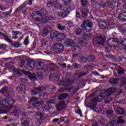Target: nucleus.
Returning <instances> with one entry per match:
<instances>
[{"label":"nucleus","mask_w":126,"mask_h":126,"mask_svg":"<svg viewBox=\"0 0 126 126\" xmlns=\"http://www.w3.org/2000/svg\"><path fill=\"white\" fill-rule=\"evenodd\" d=\"M119 0H112V2L104 3L103 1L99 2L98 5L96 7V11L98 13H102L105 9L107 11H112L113 10V6H118V1ZM124 3L123 8L126 10V0H119Z\"/></svg>","instance_id":"f257e3e1"},{"label":"nucleus","mask_w":126,"mask_h":126,"mask_svg":"<svg viewBox=\"0 0 126 126\" xmlns=\"http://www.w3.org/2000/svg\"><path fill=\"white\" fill-rule=\"evenodd\" d=\"M15 103V100L12 97H9L7 96L6 99L0 100V106L1 108H3L4 109H0V115L2 114H7L9 111L12 110L13 108V104Z\"/></svg>","instance_id":"f03ea898"},{"label":"nucleus","mask_w":126,"mask_h":126,"mask_svg":"<svg viewBox=\"0 0 126 126\" xmlns=\"http://www.w3.org/2000/svg\"><path fill=\"white\" fill-rule=\"evenodd\" d=\"M47 96V93H41L39 95V97L36 96H32L29 100V104H32L33 109H38L40 106L43 105L44 101L39 100H43Z\"/></svg>","instance_id":"7ed1b4c3"},{"label":"nucleus","mask_w":126,"mask_h":126,"mask_svg":"<svg viewBox=\"0 0 126 126\" xmlns=\"http://www.w3.org/2000/svg\"><path fill=\"white\" fill-rule=\"evenodd\" d=\"M47 10L45 9H42L41 11H34L31 15V17L32 19L36 21V22H39L43 20V15L46 14Z\"/></svg>","instance_id":"20e7f679"},{"label":"nucleus","mask_w":126,"mask_h":126,"mask_svg":"<svg viewBox=\"0 0 126 126\" xmlns=\"http://www.w3.org/2000/svg\"><path fill=\"white\" fill-rule=\"evenodd\" d=\"M119 43V40L116 38L110 37L107 40V46L105 47L104 53H110L112 48L116 47L115 45Z\"/></svg>","instance_id":"39448f33"},{"label":"nucleus","mask_w":126,"mask_h":126,"mask_svg":"<svg viewBox=\"0 0 126 126\" xmlns=\"http://www.w3.org/2000/svg\"><path fill=\"white\" fill-rule=\"evenodd\" d=\"M81 27L85 33L91 32L92 31V27H93V23L90 21L85 20L83 24L81 25Z\"/></svg>","instance_id":"423d86ee"},{"label":"nucleus","mask_w":126,"mask_h":126,"mask_svg":"<svg viewBox=\"0 0 126 126\" xmlns=\"http://www.w3.org/2000/svg\"><path fill=\"white\" fill-rule=\"evenodd\" d=\"M105 42H106V37L103 35L97 36L93 40V45L94 47L103 46Z\"/></svg>","instance_id":"0eeeda50"},{"label":"nucleus","mask_w":126,"mask_h":126,"mask_svg":"<svg viewBox=\"0 0 126 126\" xmlns=\"http://www.w3.org/2000/svg\"><path fill=\"white\" fill-rule=\"evenodd\" d=\"M64 50V46L61 43L55 44L53 47V51L56 54H61Z\"/></svg>","instance_id":"6e6552de"},{"label":"nucleus","mask_w":126,"mask_h":126,"mask_svg":"<svg viewBox=\"0 0 126 126\" xmlns=\"http://www.w3.org/2000/svg\"><path fill=\"white\" fill-rule=\"evenodd\" d=\"M45 90V88L43 87V86H40L38 87H34L31 91V93L33 96H37V95H39L40 93L43 92Z\"/></svg>","instance_id":"1a4fd4ad"},{"label":"nucleus","mask_w":126,"mask_h":126,"mask_svg":"<svg viewBox=\"0 0 126 126\" xmlns=\"http://www.w3.org/2000/svg\"><path fill=\"white\" fill-rule=\"evenodd\" d=\"M67 107V105L65 104V101L63 100L57 104L56 109L57 111L61 112L62 111H63V110H65Z\"/></svg>","instance_id":"9d476101"},{"label":"nucleus","mask_w":126,"mask_h":126,"mask_svg":"<svg viewBox=\"0 0 126 126\" xmlns=\"http://www.w3.org/2000/svg\"><path fill=\"white\" fill-rule=\"evenodd\" d=\"M68 14H69V11L68 10H65L62 12H59L57 15L60 19H63L64 17H67Z\"/></svg>","instance_id":"9b49d317"},{"label":"nucleus","mask_w":126,"mask_h":126,"mask_svg":"<svg viewBox=\"0 0 126 126\" xmlns=\"http://www.w3.org/2000/svg\"><path fill=\"white\" fill-rule=\"evenodd\" d=\"M27 1H25L23 4H21L20 6H19L18 8H17L14 12L13 13L14 15H16V14H17L18 12H19V11H20V10H22V9H23V8H24V7H25L26 5H27Z\"/></svg>","instance_id":"f8f14e48"},{"label":"nucleus","mask_w":126,"mask_h":126,"mask_svg":"<svg viewBox=\"0 0 126 126\" xmlns=\"http://www.w3.org/2000/svg\"><path fill=\"white\" fill-rule=\"evenodd\" d=\"M56 68H57V65L54 63H50L44 71H53V70H56Z\"/></svg>","instance_id":"ddd939ff"},{"label":"nucleus","mask_w":126,"mask_h":126,"mask_svg":"<svg viewBox=\"0 0 126 126\" xmlns=\"http://www.w3.org/2000/svg\"><path fill=\"white\" fill-rule=\"evenodd\" d=\"M65 38H66V35L64 34V33L59 32L56 40L58 41V42H63L64 40H65Z\"/></svg>","instance_id":"4468645a"},{"label":"nucleus","mask_w":126,"mask_h":126,"mask_svg":"<svg viewBox=\"0 0 126 126\" xmlns=\"http://www.w3.org/2000/svg\"><path fill=\"white\" fill-rule=\"evenodd\" d=\"M81 13L82 14V18H85L88 16V14H89V10L86 8H82L81 10Z\"/></svg>","instance_id":"2eb2a0df"},{"label":"nucleus","mask_w":126,"mask_h":126,"mask_svg":"<svg viewBox=\"0 0 126 126\" xmlns=\"http://www.w3.org/2000/svg\"><path fill=\"white\" fill-rule=\"evenodd\" d=\"M98 25L99 27L101 29H104V30L108 29V26L110 25V24H107V23L103 21H101L100 22H99L98 23Z\"/></svg>","instance_id":"dca6fc26"},{"label":"nucleus","mask_w":126,"mask_h":126,"mask_svg":"<svg viewBox=\"0 0 126 126\" xmlns=\"http://www.w3.org/2000/svg\"><path fill=\"white\" fill-rule=\"evenodd\" d=\"M115 113L119 116H122V115H125L126 114V110L124 108L118 107L117 109L115 110Z\"/></svg>","instance_id":"f3484780"},{"label":"nucleus","mask_w":126,"mask_h":126,"mask_svg":"<svg viewBox=\"0 0 126 126\" xmlns=\"http://www.w3.org/2000/svg\"><path fill=\"white\" fill-rule=\"evenodd\" d=\"M17 90L20 93H22L23 92L24 94H25V90H26V88H25V85L24 84H21L19 87L17 88Z\"/></svg>","instance_id":"a211bd4d"},{"label":"nucleus","mask_w":126,"mask_h":126,"mask_svg":"<svg viewBox=\"0 0 126 126\" xmlns=\"http://www.w3.org/2000/svg\"><path fill=\"white\" fill-rule=\"evenodd\" d=\"M116 91H117V88L115 87H111L109 89H108L107 90H106V92L108 94L107 96H111V95H112V94H113V93H115Z\"/></svg>","instance_id":"6ab92c4d"},{"label":"nucleus","mask_w":126,"mask_h":126,"mask_svg":"<svg viewBox=\"0 0 126 126\" xmlns=\"http://www.w3.org/2000/svg\"><path fill=\"white\" fill-rule=\"evenodd\" d=\"M60 32L57 31H52L50 32V38L51 39L55 38L57 39Z\"/></svg>","instance_id":"aec40b11"},{"label":"nucleus","mask_w":126,"mask_h":126,"mask_svg":"<svg viewBox=\"0 0 126 126\" xmlns=\"http://www.w3.org/2000/svg\"><path fill=\"white\" fill-rule=\"evenodd\" d=\"M81 5L82 7L86 8L89 6V1L87 0H80Z\"/></svg>","instance_id":"412c9836"},{"label":"nucleus","mask_w":126,"mask_h":126,"mask_svg":"<svg viewBox=\"0 0 126 126\" xmlns=\"http://www.w3.org/2000/svg\"><path fill=\"white\" fill-rule=\"evenodd\" d=\"M0 37L1 39H4L5 41H6L8 43H12V41L10 40L8 38V36L5 34L3 33L2 32H0Z\"/></svg>","instance_id":"4be33fe9"},{"label":"nucleus","mask_w":126,"mask_h":126,"mask_svg":"<svg viewBox=\"0 0 126 126\" xmlns=\"http://www.w3.org/2000/svg\"><path fill=\"white\" fill-rule=\"evenodd\" d=\"M35 62L33 60L28 61L27 63V66L28 67H30V68H31L32 69H33L35 66Z\"/></svg>","instance_id":"5701e85b"},{"label":"nucleus","mask_w":126,"mask_h":126,"mask_svg":"<svg viewBox=\"0 0 126 126\" xmlns=\"http://www.w3.org/2000/svg\"><path fill=\"white\" fill-rule=\"evenodd\" d=\"M119 19L122 21H126V11L122 12L119 14Z\"/></svg>","instance_id":"b1692460"},{"label":"nucleus","mask_w":126,"mask_h":126,"mask_svg":"<svg viewBox=\"0 0 126 126\" xmlns=\"http://www.w3.org/2000/svg\"><path fill=\"white\" fill-rule=\"evenodd\" d=\"M7 91H8V87H4L1 89L0 93H6L5 94V97H9V96H10V94L9 93H7Z\"/></svg>","instance_id":"393cba45"},{"label":"nucleus","mask_w":126,"mask_h":126,"mask_svg":"<svg viewBox=\"0 0 126 126\" xmlns=\"http://www.w3.org/2000/svg\"><path fill=\"white\" fill-rule=\"evenodd\" d=\"M53 110V105L51 104H48L45 105L43 108L44 112H51Z\"/></svg>","instance_id":"a878e982"},{"label":"nucleus","mask_w":126,"mask_h":126,"mask_svg":"<svg viewBox=\"0 0 126 126\" xmlns=\"http://www.w3.org/2000/svg\"><path fill=\"white\" fill-rule=\"evenodd\" d=\"M73 43V41L72 40L67 39L64 41V44L66 47H72L73 45V44H72Z\"/></svg>","instance_id":"bb28decb"},{"label":"nucleus","mask_w":126,"mask_h":126,"mask_svg":"<svg viewBox=\"0 0 126 126\" xmlns=\"http://www.w3.org/2000/svg\"><path fill=\"white\" fill-rule=\"evenodd\" d=\"M42 20L45 23L51 20V18L50 17V16H48V11H47L46 14L42 15Z\"/></svg>","instance_id":"cd10ccee"},{"label":"nucleus","mask_w":126,"mask_h":126,"mask_svg":"<svg viewBox=\"0 0 126 126\" xmlns=\"http://www.w3.org/2000/svg\"><path fill=\"white\" fill-rule=\"evenodd\" d=\"M68 97V94L62 93L58 96L59 100H63Z\"/></svg>","instance_id":"c85d7f7f"},{"label":"nucleus","mask_w":126,"mask_h":126,"mask_svg":"<svg viewBox=\"0 0 126 126\" xmlns=\"http://www.w3.org/2000/svg\"><path fill=\"white\" fill-rule=\"evenodd\" d=\"M78 42L81 47H85L87 45V42H86V40H84L82 38H79Z\"/></svg>","instance_id":"c756f323"},{"label":"nucleus","mask_w":126,"mask_h":126,"mask_svg":"<svg viewBox=\"0 0 126 126\" xmlns=\"http://www.w3.org/2000/svg\"><path fill=\"white\" fill-rule=\"evenodd\" d=\"M29 78L32 81H37L38 80V78H37V75L36 74H31L29 75Z\"/></svg>","instance_id":"7c9ffc66"},{"label":"nucleus","mask_w":126,"mask_h":126,"mask_svg":"<svg viewBox=\"0 0 126 126\" xmlns=\"http://www.w3.org/2000/svg\"><path fill=\"white\" fill-rule=\"evenodd\" d=\"M120 44L121 46H122V48L124 50H126V38L121 40L120 41Z\"/></svg>","instance_id":"2f4dec72"},{"label":"nucleus","mask_w":126,"mask_h":126,"mask_svg":"<svg viewBox=\"0 0 126 126\" xmlns=\"http://www.w3.org/2000/svg\"><path fill=\"white\" fill-rule=\"evenodd\" d=\"M72 49L75 52H79V53L81 51V47L78 45H73L72 46Z\"/></svg>","instance_id":"473e14b6"},{"label":"nucleus","mask_w":126,"mask_h":126,"mask_svg":"<svg viewBox=\"0 0 126 126\" xmlns=\"http://www.w3.org/2000/svg\"><path fill=\"white\" fill-rule=\"evenodd\" d=\"M5 68L4 69V70H10L13 67V66H12V64L11 63H5Z\"/></svg>","instance_id":"72a5a7b5"},{"label":"nucleus","mask_w":126,"mask_h":126,"mask_svg":"<svg viewBox=\"0 0 126 126\" xmlns=\"http://www.w3.org/2000/svg\"><path fill=\"white\" fill-rule=\"evenodd\" d=\"M9 44H11L12 48H19L20 47V42L19 41H16L15 42L9 43Z\"/></svg>","instance_id":"f704fd0d"},{"label":"nucleus","mask_w":126,"mask_h":126,"mask_svg":"<svg viewBox=\"0 0 126 126\" xmlns=\"http://www.w3.org/2000/svg\"><path fill=\"white\" fill-rule=\"evenodd\" d=\"M36 67H38V68H40L42 69L43 66H45V63L43 62H38L36 63Z\"/></svg>","instance_id":"c9c22d12"},{"label":"nucleus","mask_w":126,"mask_h":126,"mask_svg":"<svg viewBox=\"0 0 126 126\" xmlns=\"http://www.w3.org/2000/svg\"><path fill=\"white\" fill-rule=\"evenodd\" d=\"M123 118H125V116H120L118 118L117 124L118 125H122V124L125 123V119H123Z\"/></svg>","instance_id":"e433bc0d"},{"label":"nucleus","mask_w":126,"mask_h":126,"mask_svg":"<svg viewBox=\"0 0 126 126\" xmlns=\"http://www.w3.org/2000/svg\"><path fill=\"white\" fill-rule=\"evenodd\" d=\"M79 61L82 63H86V57L83 56H79Z\"/></svg>","instance_id":"4c0bfd02"},{"label":"nucleus","mask_w":126,"mask_h":126,"mask_svg":"<svg viewBox=\"0 0 126 126\" xmlns=\"http://www.w3.org/2000/svg\"><path fill=\"white\" fill-rule=\"evenodd\" d=\"M49 33H50V31H49V30H48L47 28H45L43 30V32L41 35L42 37H46V36H47Z\"/></svg>","instance_id":"58836bf2"},{"label":"nucleus","mask_w":126,"mask_h":126,"mask_svg":"<svg viewBox=\"0 0 126 126\" xmlns=\"http://www.w3.org/2000/svg\"><path fill=\"white\" fill-rule=\"evenodd\" d=\"M72 68L73 69H79L81 68V65L77 63H73L72 65Z\"/></svg>","instance_id":"ea45409f"},{"label":"nucleus","mask_w":126,"mask_h":126,"mask_svg":"<svg viewBox=\"0 0 126 126\" xmlns=\"http://www.w3.org/2000/svg\"><path fill=\"white\" fill-rule=\"evenodd\" d=\"M36 117H39L40 120H44V114L40 111L36 112L35 113Z\"/></svg>","instance_id":"a19ab883"},{"label":"nucleus","mask_w":126,"mask_h":126,"mask_svg":"<svg viewBox=\"0 0 126 126\" xmlns=\"http://www.w3.org/2000/svg\"><path fill=\"white\" fill-rule=\"evenodd\" d=\"M29 43H30L29 41V36H28L25 38L23 42V44L25 45L26 47H28V45H29Z\"/></svg>","instance_id":"79ce46f5"},{"label":"nucleus","mask_w":126,"mask_h":126,"mask_svg":"<svg viewBox=\"0 0 126 126\" xmlns=\"http://www.w3.org/2000/svg\"><path fill=\"white\" fill-rule=\"evenodd\" d=\"M119 81H120V79L116 78H114L112 81L110 82V83H111V84H113L114 85H117V84L119 83Z\"/></svg>","instance_id":"37998d69"},{"label":"nucleus","mask_w":126,"mask_h":126,"mask_svg":"<svg viewBox=\"0 0 126 126\" xmlns=\"http://www.w3.org/2000/svg\"><path fill=\"white\" fill-rule=\"evenodd\" d=\"M64 3V5H69L72 3V0H61Z\"/></svg>","instance_id":"c03bdc74"},{"label":"nucleus","mask_w":126,"mask_h":126,"mask_svg":"<svg viewBox=\"0 0 126 126\" xmlns=\"http://www.w3.org/2000/svg\"><path fill=\"white\" fill-rule=\"evenodd\" d=\"M21 126H30L29 125V122L28 121L25 120H22L21 121Z\"/></svg>","instance_id":"a18cd8bd"},{"label":"nucleus","mask_w":126,"mask_h":126,"mask_svg":"<svg viewBox=\"0 0 126 126\" xmlns=\"http://www.w3.org/2000/svg\"><path fill=\"white\" fill-rule=\"evenodd\" d=\"M58 29L59 30H61V31H63V30H65V26L63 25V24H58L57 26Z\"/></svg>","instance_id":"49530a36"},{"label":"nucleus","mask_w":126,"mask_h":126,"mask_svg":"<svg viewBox=\"0 0 126 126\" xmlns=\"http://www.w3.org/2000/svg\"><path fill=\"white\" fill-rule=\"evenodd\" d=\"M75 16L77 18H78V19H81V18H82V14H81L80 11H79L77 10H76Z\"/></svg>","instance_id":"de8ad7c7"},{"label":"nucleus","mask_w":126,"mask_h":126,"mask_svg":"<svg viewBox=\"0 0 126 126\" xmlns=\"http://www.w3.org/2000/svg\"><path fill=\"white\" fill-rule=\"evenodd\" d=\"M120 29V30H121V31L123 32V33H125V32H126V24L122 25Z\"/></svg>","instance_id":"09e8293b"},{"label":"nucleus","mask_w":126,"mask_h":126,"mask_svg":"<svg viewBox=\"0 0 126 126\" xmlns=\"http://www.w3.org/2000/svg\"><path fill=\"white\" fill-rule=\"evenodd\" d=\"M84 38L83 40H85V41H89V40H91V36L88 33H86L84 34Z\"/></svg>","instance_id":"8fccbe9b"},{"label":"nucleus","mask_w":126,"mask_h":126,"mask_svg":"<svg viewBox=\"0 0 126 126\" xmlns=\"http://www.w3.org/2000/svg\"><path fill=\"white\" fill-rule=\"evenodd\" d=\"M22 73H24L25 75H30L31 74V72L25 70L24 69L21 70Z\"/></svg>","instance_id":"3c124183"},{"label":"nucleus","mask_w":126,"mask_h":126,"mask_svg":"<svg viewBox=\"0 0 126 126\" xmlns=\"http://www.w3.org/2000/svg\"><path fill=\"white\" fill-rule=\"evenodd\" d=\"M121 82L123 83L121 84V86L123 87L125 84H126V77H123L121 78Z\"/></svg>","instance_id":"603ef678"},{"label":"nucleus","mask_w":126,"mask_h":126,"mask_svg":"<svg viewBox=\"0 0 126 126\" xmlns=\"http://www.w3.org/2000/svg\"><path fill=\"white\" fill-rule=\"evenodd\" d=\"M115 125H116L115 121H111L106 125V126H115Z\"/></svg>","instance_id":"864d4df0"},{"label":"nucleus","mask_w":126,"mask_h":126,"mask_svg":"<svg viewBox=\"0 0 126 126\" xmlns=\"http://www.w3.org/2000/svg\"><path fill=\"white\" fill-rule=\"evenodd\" d=\"M125 72H126V70L122 69L121 70H118L117 72V74H120L123 75L125 74Z\"/></svg>","instance_id":"5fc2aeb1"},{"label":"nucleus","mask_w":126,"mask_h":126,"mask_svg":"<svg viewBox=\"0 0 126 126\" xmlns=\"http://www.w3.org/2000/svg\"><path fill=\"white\" fill-rule=\"evenodd\" d=\"M12 12V10L11 9H10L8 11L2 12V14H3V15L7 16V15H10V14H11Z\"/></svg>","instance_id":"6e6d98bb"},{"label":"nucleus","mask_w":126,"mask_h":126,"mask_svg":"<svg viewBox=\"0 0 126 126\" xmlns=\"http://www.w3.org/2000/svg\"><path fill=\"white\" fill-rule=\"evenodd\" d=\"M6 48H7V45L6 44H0V50H6Z\"/></svg>","instance_id":"4d7b16f0"},{"label":"nucleus","mask_w":126,"mask_h":126,"mask_svg":"<svg viewBox=\"0 0 126 126\" xmlns=\"http://www.w3.org/2000/svg\"><path fill=\"white\" fill-rule=\"evenodd\" d=\"M36 75L37 76V77L38 78H39V79H41V78H42V77H43V76H44V75H43V73H42L41 72H38L37 73Z\"/></svg>","instance_id":"13d9d810"},{"label":"nucleus","mask_w":126,"mask_h":126,"mask_svg":"<svg viewBox=\"0 0 126 126\" xmlns=\"http://www.w3.org/2000/svg\"><path fill=\"white\" fill-rule=\"evenodd\" d=\"M82 29L79 28L76 31V34L78 36L79 35H80V34H81V32H82Z\"/></svg>","instance_id":"bf43d9fd"},{"label":"nucleus","mask_w":126,"mask_h":126,"mask_svg":"<svg viewBox=\"0 0 126 126\" xmlns=\"http://www.w3.org/2000/svg\"><path fill=\"white\" fill-rule=\"evenodd\" d=\"M84 75H86V73H81L80 72L79 74H78V78H81Z\"/></svg>","instance_id":"052dcab7"},{"label":"nucleus","mask_w":126,"mask_h":126,"mask_svg":"<svg viewBox=\"0 0 126 126\" xmlns=\"http://www.w3.org/2000/svg\"><path fill=\"white\" fill-rule=\"evenodd\" d=\"M75 113L76 114L80 115V117H83V115H82V112L81 111V109H79L78 111H75Z\"/></svg>","instance_id":"680f3d73"},{"label":"nucleus","mask_w":126,"mask_h":126,"mask_svg":"<svg viewBox=\"0 0 126 126\" xmlns=\"http://www.w3.org/2000/svg\"><path fill=\"white\" fill-rule=\"evenodd\" d=\"M52 123H53V124H55V123H60V119L59 118H54L52 120Z\"/></svg>","instance_id":"e2e57ef3"},{"label":"nucleus","mask_w":126,"mask_h":126,"mask_svg":"<svg viewBox=\"0 0 126 126\" xmlns=\"http://www.w3.org/2000/svg\"><path fill=\"white\" fill-rule=\"evenodd\" d=\"M106 113L108 114V115H112L113 113H114V111H113L112 109H109L106 111Z\"/></svg>","instance_id":"0e129e2a"},{"label":"nucleus","mask_w":126,"mask_h":126,"mask_svg":"<svg viewBox=\"0 0 126 126\" xmlns=\"http://www.w3.org/2000/svg\"><path fill=\"white\" fill-rule=\"evenodd\" d=\"M112 101V98L110 97L107 98L105 100V102L108 104V103H110Z\"/></svg>","instance_id":"69168bd1"},{"label":"nucleus","mask_w":126,"mask_h":126,"mask_svg":"<svg viewBox=\"0 0 126 126\" xmlns=\"http://www.w3.org/2000/svg\"><path fill=\"white\" fill-rule=\"evenodd\" d=\"M21 82H23V83H26L28 82V80L25 78H21Z\"/></svg>","instance_id":"338daca9"},{"label":"nucleus","mask_w":126,"mask_h":126,"mask_svg":"<svg viewBox=\"0 0 126 126\" xmlns=\"http://www.w3.org/2000/svg\"><path fill=\"white\" fill-rule=\"evenodd\" d=\"M15 73H16L17 75H22V74H23V73H22V72H21V71H15Z\"/></svg>","instance_id":"774afa93"}]
</instances>
